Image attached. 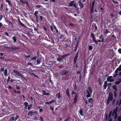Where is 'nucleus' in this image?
<instances>
[{
    "mask_svg": "<svg viewBox=\"0 0 121 121\" xmlns=\"http://www.w3.org/2000/svg\"><path fill=\"white\" fill-rule=\"evenodd\" d=\"M118 69L117 68L116 70L115 71V73H118V71H119V70H118Z\"/></svg>",
    "mask_w": 121,
    "mask_h": 121,
    "instance_id": "nucleus-61",
    "label": "nucleus"
},
{
    "mask_svg": "<svg viewBox=\"0 0 121 121\" xmlns=\"http://www.w3.org/2000/svg\"><path fill=\"white\" fill-rule=\"evenodd\" d=\"M120 82V81L119 80L116 82H115V84L116 85H118Z\"/></svg>",
    "mask_w": 121,
    "mask_h": 121,
    "instance_id": "nucleus-44",
    "label": "nucleus"
},
{
    "mask_svg": "<svg viewBox=\"0 0 121 121\" xmlns=\"http://www.w3.org/2000/svg\"><path fill=\"white\" fill-rule=\"evenodd\" d=\"M114 93L115 97H116L117 96V92L116 91H114Z\"/></svg>",
    "mask_w": 121,
    "mask_h": 121,
    "instance_id": "nucleus-41",
    "label": "nucleus"
},
{
    "mask_svg": "<svg viewBox=\"0 0 121 121\" xmlns=\"http://www.w3.org/2000/svg\"><path fill=\"white\" fill-rule=\"evenodd\" d=\"M35 7L36 8V9H38L39 8L41 7H42V6L41 5H36Z\"/></svg>",
    "mask_w": 121,
    "mask_h": 121,
    "instance_id": "nucleus-31",
    "label": "nucleus"
},
{
    "mask_svg": "<svg viewBox=\"0 0 121 121\" xmlns=\"http://www.w3.org/2000/svg\"><path fill=\"white\" fill-rule=\"evenodd\" d=\"M32 108V104H29L28 107V109L29 111L30 109Z\"/></svg>",
    "mask_w": 121,
    "mask_h": 121,
    "instance_id": "nucleus-24",
    "label": "nucleus"
},
{
    "mask_svg": "<svg viewBox=\"0 0 121 121\" xmlns=\"http://www.w3.org/2000/svg\"><path fill=\"white\" fill-rule=\"evenodd\" d=\"M75 86L74 87V91H75L77 89V86L76 84V83L75 82Z\"/></svg>",
    "mask_w": 121,
    "mask_h": 121,
    "instance_id": "nucleus-43",
    "label": "nucleus"
},
{
    "mask_svg": "<svg viewBox=\"0 0 121 121\" xmlns=\"http://www.w3.org/2000/svg\"><path fill=\"white\" fill-rule=\"evenodd\" d=\"M37 113V112L36 111H35L34 112H32L30 111H29L28 112V115L30 116H32Z\"/></svg>",
    "mask_w": 121,
    "mask_h": 121,
    "instance_id": "nucleus-9",
    "label": "nucleus"
},
{
    "mask_svg": "<svg viewBox=\"0 0 121 121\" xmlns=\"http://www.w3.org/2000/svg\"><path fill=\"white\" fill-rule=\"evenodd\" d=\"M110 101V100H109L108 99H107V100L106 103V104L107 105H108V104L109 103Z\"/></svg>",
    "mask_w": 121,
    "mask_h": 121,
    "instance_id": "nucleus-45",
    "label": "nucleus"
},
{
    "mask_svg": "<svg viewBox=\"0 0 121 121\" xmlns=\"http://www.w3.org/2000/svg\"><path fill=\"white\" fill-rule=\"evenodd\" d=\"M8 23V26H9V27H13V23L10 22H9Z\"/></svg>",
    "mask_w": 121,
    "mask_h": 121,
    "instance_id": "nucleus-26",
    "label": "nucleus"
},
{
    "mask_svg": "<svg viewBox=\"0 0 121 121\" xmlns=\"http://www.w3.org/2000/svg\"><path fill=\"white\" fill-rule=\"evenodd\" d=\"M55 101L54 99H52L49 102H45V104H50L54 102Z\"/></svg>",
    "mask_w": 121,
    "mask_h": 121,
    "instance_id": "nucleus-12",
    "label": "nucleus"
},
{
    "mask_svg": "<svg viewBox=\"0 0 121 121\" xmlns=\"http://www.w3.org/2000/svg\"><path fill=\"white\" fill-rule=\"evenodd\" d=\"M78 51L76 52L74 56L73 59V65L76 68H78V64L77 63L78 62Z\"/></svg>",
    "mask_w": 121,
    "mask_h": 121,
    "instance_id": "nucleus-1",
    "label": "nucleus"
},
{
    "mask_svg": "<svg viewBox=\"0 0 121 121\" xmlns=\"http://www.w3.org/2000/svg\"><path fill=\"white\" fill-rule=\"evenodd\" d=\"M4 32V33H5V35L7 36H9V37H10V36H9V34H8V33L7 32Z\"/></svg>",
    "mask_w": 121,
    "mask_h": 121,
    "instance_id": "nucleus-55",
    "label": "nucleus"
},
{
    "mask_svg": "<svg viewBox=\"0 0 121 121\" xmlns=\"http://www.w3.org/2000/svg\"><path fill=\"white\" fill-rule=\"evenodd\" d=\"M3 4H1L0 5V10L2 11L3 10Z\"/></svg>",
    "mask_w": 121,
    "mask_h": 121,
    "instance_id": "nucleus-30",
    "label": "nucleus"
},
{
    "mask_svg": "<svg viewBox=\"0 0 121 121\" xmlns=\"http://www.w3.org/2000/svg\"><path fill=\"white\" fill-rule=\"evenodd\" d=\"M66 93L67 96L68 97V98L70 99L71 97L70 96L69 89L68 88H67L66 90Z\"/></svg>",
    "mask_w": 121,
    "mask_h": 121,
    "instance_id": "nucleus-11",
    "label": "nucleus"
},
{
    "mask_svg": "<svg viewBox=\"0 0 121 121\" xmlns=\"http://www.w3.org/2000/svg\"><path fill=\"white\" fill-rule=\"evenodd\" d=\"M20 1L21 3L26 4L27 5H28L29 4L28 2L25 0H20Z\"/></svg>",
    "mask_w": 121,
    "mask_h": 121,
    "instance_id": "nucleus-13",
    "label": "nucleus"
},
{
    "mask_svg": "<svg viewBox=\"0 0 121 121\" xmlns=\"http://www.w3.org/2000/svg\"><path fill=\"white\" fill-rule=\"evenodd\" d=\"M42 59L40 58H38L36 60V62L38 64H39L41 61Z\"/></svg>",
    "mask_w": 121,
    "mask_h": 121,
    "instance_id": "nucleus-16",
    "label": "nucleus"
},
{
    "mask_svg": "<svg viewBox=\"0 0 121 121\" xmlns=\"http://www.w3.org/2000/svg\"><path fill=\"white\" fill-rule=\"evenodd\" d=\"M95 0H94L93 1L92 3V5L91 6V7H94V6L95 5Z\"/></svg>",
    "mask_w": 121,
    "mask_h": 121,
    "instance_id": "nucleus-35",
    "label": "nucleus"
},
{
    "mask_svg": "<svg viewBox=\"0 0 121 121\" xmlns=\"http://www.w3.org/2000/svg\"><path fill=\"white\" fill-rule=\"evenodd\" d=\"M118 69V70H119V71H121V65L119 66V67L117 68Z\"/></svg>",
    "mask_w": 121,
    "mask_h": 121,
    "instance_id": "nucleus-49",
    "label": "nucleus"
},
{
    "mask_svg": "<svg viewBox=\"0 0 121 121\" xmlns=\"http://www.w3.org/2000/svg\"><path fill=\"white\" fill-rule=\"evenodd\" d=\"M89 46V49L90 50H92L93 48V47L90 45H88Z\"/></svg>",
    "mask_w": 121,
    "mask_h": 121,
    "instance_id": "nucleus-32",
    "label": "nucleus"
},
{
    "mask_svg": "<svg viewBox=\"0 0 121 121\" xmlns=\"http://www.w3.org/2000/svg\"><path fill=\"white\" fill-rule=\"evenodd\" d=\"M82 74H80V76H79V82H80L81 81V79L82 78Z\"/></svg>",
    "mask_w": 121,
    "mask_h": 121,
    "instance_id": "nucleus-42",
    "label": "nucleus"
},
{
    "mask_svg": "<svg viewBox=\"0 0 121 121\" xmlns=\"http://www.w3.org/2000/svg\"><path fill=\"white\" fill-rule=\"evenodd\" d=\"M107 81L108 82H112L114 81V79L112 78V76H108L107 78Z\"/></svg>",
    "mask_w": 121,
    "mask_h": 121,
    "instance_id": "nucleus-6",
    "label": "nucleus"
},
{
    "mask_svg": "<svg viewBox=\"0 0 121 121\" xmlns=\"http://www.w3.org/2000/svg\"><path fill=\"white\" fill-rule=\"evenodd\" d=\"M107 85H105L104 84V85L103 86L104 87V89H106V87H107Z\"/></svg>",
    "mask_w": 121,
    "mask_h": 121,
    "instance_id": "nucleus-62",
    "label": "nucleus"
},
{
    "mask_svg": "<svg viewBox=\"0 0 121 121\" xmlns=\"http://www.w3.org/2000/svg\"><path fill=\"white\" fill-rule=\"evenodd\" d=\"M13 42L14 43H15L16 42L17 38L15 36H13Z\"/></svg>",
    "mask_w": 121,
    "mask_h": 121,
    "instance_id": "nucleus-28",
    "label": "nucleus"
},
{
    "mask_svg": "<svg viewBox=\"0 0 121 121\" xmlns=\"http://www.w3.org/2000/svg\"><path fill=\"white\" fill-rule=\"evenodd\" d=\"M38 13V12L37 11H35V16L37 15V14Z\"/></svg>",
    "mask_w": 121,
    "mask_h": 121,
    "instance_id": "nucleus-52",
    "label": "nucleus"
},
{
    "mask_svg": "<svg viewBox=\"0 0 121 121\" xmlns=\"http://www.w3.org/2000/svg\"><path fill=\"white\" fill-rule=\"evenodd\" d=\"M53 27H54V28L55 29V30H56V32L57 35L58 36L59 35H60V32L58 31L56 26L55 25H53Z\"/></svg>",
    "mask_w": 121,
    "mask_h": 121,
    "instance_id": "nucleus-10",
    "label": "nucleus"
},
{
    "mask_svg": "<svg viewBox=\"0 0 121 121\" xmlns=\"http://www.w3.org/2000/svg\"><path fill=\"white\" fill-rule=\"evenodd\" d=\"M109 32V31L107 29H106L105 30V32H104V34H107Z\"/></svg>",
    "mask_w": 121,
    "mask_h": 121,
    "instance_id": "nucleus-38",
    "label": "nucleus"
},
{
    "mask_svg": "<svg viewBox=\"0 0 121 121\" xmlns=\"http://www.w3.org/2000/svg\"><path fill=\"white\" fill-rule=\"evenodd\" d=\"M70 55V54L69 53H67V54H64V55L62 56V58H64L65 57H66L67 56H68L69 55Z\"/></svg>",
    "mask_w": 121,
    "mask_h": 121,
    "instance_id": "nucleus-25",
    "label": "nucleus"
},
{
    "mask_svg": "<svg viewBox=\"0 0 121 121\" xmlns=\"http://www.w3.org/2000/svg\"><path fill=\"white\" fill-rule=\"evenodd\" d=\"M94 7H91L90 8V11H93Z\"/></svg>",
    "mask_w": 121,
    "mask_h": 121,
    "instance_id": "nucleus-58",
    "label": "nucleus"
},
{
    "mask_svg": "<svg viewBox=\"0 0 121 121\" xmlns=\"http://www.w3.org/2000/svg\"><path fill=\"white\" fill-rule=\"evenodd\" d=\"M19 117V116L18 115H17L16 116V117L14 119V120L15 121H16Z\"/></svg>",
    "mask_w": 121,
    "mask_h": 121,
    "instance_id": "nucleus-34",
    "label": "nucleus"
},
{
    "mask_svg": "<svg viewBox=\"0 0 121 121\" xmlns=\"http://www.w3.org/2000/svg\"><path fill=\"white\" fill-rule=\"evenodd\" d=\"M74 39H73L72 44H75L76 42L77 41V38L76 36H75Z\"/></svg>",
    "mask_w": 121,
    "mask_h": 121,
    "instance_id": "nucleus-15",
    "label": "nucleus"
},
{
    "mask_svg": "<svg viewBox=\"0 0 121 121\" xmlns=\"http://www.w3.org/2000/svg\"><path fill=\"white\" fill-rule=\"evenodd\" d=\"M4 76L6 77L8 76V70L7 69H6L4 70Z\"/></svg>",
    "mask_w": 121,
    "mask_h": 121,
    "instance_id": "nucleus-18",
    "label": "nucleus"
},
{
    "mask_svg": "<svg viewBox=\"0 0 121 121\" xmlns=\"http://www.w3.org/2000/svg\"><path fill=\"white\" fill-rule=\"evenodd\" d=\"M69 73V71L67 70H64L61 72L60 73L61 75H63L68 73Z\"/></svg>",
    "mask_w": 121,
    "mask_h": 121,
    "instance_id": "nucleus-8",
    "label": "nucleus"
},
{
    "mask_svg": "<svg viewBox=\"0 0 121 121\" xmlns=\"http://www.w3.org/2000/svg\"><path fill=\"white\" fill-rule=\"evenodd\" d=\"M103 35H101L99 37V39H102L103 38Z\"/></svg>",
    "mask_w": 121,
    "mask_h": 121,
    "instance_id": "nucleus-60",
    "label": "nucleus"
},
{
    "mask_svg": "<svg viewBox=\"0 0 121 121\" xmlns=\"http://www.w3.org/2000/svg\"><path fill=\"white\" fill-rule=\"evenodd\" d=\"M9 48L11 50H16L19 49L20 48V47H19L16 46L14 45L13 47H10Z\"/></svg>",
    "mask_w": 121,
    "mask_h": 121,
    "instance_id": "nucleus-5",
    "label": "nucleus"
},
{
    "mask_svg": "<svg viewBox=\"0 0 121 121\" xmlns=\"http://www.w3.org/2000/svg\"><path fill=\"white\" fill-rule=\"evenodd\" d=\"M120 62V61L118 59L116 61V65L117 63H118V64H119Z\"/></svg>",
    "mask_w": 121,
    "mask_h": 121,
    "instance_id": "nucleus-48",
    "label": "nucleus"
},
{
    "mask_svg": "<svg viewBox=\"0 0 121 121\" xmlns=\"http://www.w3.org/2000/svg\"><path fill=\"white\" fill-rule=\"evenodd\" d=\"M55 77H57L58 76V74L57 73H55Z\"/></svg>",
    "mask_w": 121,
    "mask_h": 121,
    "instance_id": "nucleus-56",
    "label": "nucleus"
},
{
    "mask_svg": "<svg viewBox=\"0 0 121 121\" xmlns=\"http://www.w3.org/2000/svg\"><path fill=\"white\" fill-rule=\"evenodd\" d=\"M113 97L112 94L111 93H109V97L108 99L110 100V101H112V100Z\"/></svg>",
    "mask_w": 121,
    "mask_h": 121,
    "instance_id": "nucleus-7",
    "label": "nucleus"
},
{
    "mask_svg": "<svg viewBox=\"0 0 121 121\" xmlns=\"http://www.w3.org/2000/svg\"><path fill=\"white\" fill-rule=\"evenodd\" d=\"M113 89L114 90H115V91H117V86L116 85H114L112 86Z\"/></svg>",
    "mask_w": 121,
    "mask_h": 121,
    "instance_id": "nucleus-27",
    "label": "nucleus"
},
{
    "mask_svg": "<svg viewBox=\"0 0 121 121\" xmlns=\"http://www.w3.org/2000/svg\"><path fill=\"white\" fill-rule=\"evenodd\" d=\"M74 3V1H71L69 5V7H72Z\"/></svg>",
    "mask_w": 121,
    "mask_h": 121,
    "instance_id": "nucleus-19",
    "label": "nucleus"
},
{
    "mask_svg": "<svg viewBox=\"0 0 121 121\" xmlns=\"http://www.w3.org/2000/svg\"><path fill=\"white\" fill-rule=\"evenodd\" d=\"M91 101H92V102H93V99H92V98H90V99H89L88 101H89L90 103H91Z\"/></svg>",
    "mask_w": 121,
    "mask_h": 121,
    "instance_id": "nucleus-50",
    "label": "nucleus"
},
{
    "mask_svg": "<svg viewBox=\"0 0 121 121\" xmlns=\"http://www.w3.org/2000/svg\"><path fill=\"white\" fill-rule=\"evenodd\" d=\"M37 58V56H35L31 59V60H35Z\"/></svg>",
    "mask_w": 121,
    "mask_h": 121,
    "instance_id": "nucleus-37",
    "label": "nucleus"
},
{
    "mask_svg": "<svg viewBox=\"0 0 121 121\" xmlns=\"http://www.w3.org/2000/svg\"><path fill=\"white\" fill-rule=\"evenodd\" d=\"M58 67L60 68H62L64 67V66L62 65H60L58 66Z\"/></svg>",
    "mask_w": 121,
    "mask_h": 121,
    "instance_id": "nucleus-63",
    "label": "nucleus"
},
{
    "mask_svg": "<svg viewBox=\"0 0 121 121\" xmlns=\"http://www.w3.org/2000/svg\"><path fill=\"white\" fill-rule=\"evenodd\" d=\"M79 113L81 116H83V111L82 109H81L79 111Z\"/></svg>",
    "mask_w": 121,
    "mask_h": 121,
    "instance_id": "nucleus-22",
    "label": "nucleus"
},
{
    "mask_svg": "<svg viewBox=\"0 0 121 121\" xmlns=\"http://www.w3.org/2000/svg\"><path fill=\"white\" fill-rule=\"evenodd\" d=\"M24 105H25V108H26L27 107V106L28 105V103L26 102L24 103Z\"/></svg>",
    "mask_w": 121,
    "mask_h": 121,
    "instance_id": "nucleus-29",
    "label": "nucleus"
},
{
    "mask_svg": "<svg viewBox=\"0 0 121 121\" xmlns=\"http://www.w3.org/2000/svg\"><path fill=\"white\" fill-rule=\"evenodd\" d=\"M92 26L93 27H94V26L95 28V29L96 30H97V26L95 24H94V25H92Z\"/></svg>",
    "mask_w": 121,
    "mask_h": 121,
    "instance_id": "nucleus-40",
    "label": "nucleus"
},
{
    "mask_svg": "<svg viewBox=\"0 0 121 121\" xmlns=\"http://www.w3.org/2000/svg\"><path fill=\"white\" fill-rule=\"evenodd\" d=\"M70 117H69L67 118L65 121H68L70 119Z\"/></svg>",
    "mask_w": 121,
    "mask_h": 121,
    "instance_id": "nucleus-59",
    "label": "nucleus"
},
{
    "mask_svg": "<svg viewBox=\"0 0 121 121\" xmlns=\"http://www.w3.org/2000/svg\"><path fill=\"white\" fill-rule=\"evenodd\" d=\"M79 4V6H80V9H82L83 7L84 6L83 5V4L81 2V0H80L78 2Z\"/></svg>",
    "mask_w": 121,
    "mask_h": 121,
    "instance_id": "nucleus-14",
    "label": "nucleus"
},
{
    "mask_svg": "<svg viewBox=\"0 0 121 121\" xmlns=\"http://www.w3.org/2000/svg\"><path fill=\"white\" fill-rule=\"evenodd\" d=\"M91 36H90V37L91 38V36L93 40L96 39V38L95 37V34L94 33H92V32H91Z\"/></svg>",
    "mask_w": 121,
    "mask_h": 121,
    "instance_id": "nucleus-17",
    "label": "nucleus"
},
{
    "mask_svg": "<svg viewBox=\"0 0 121 121\" xmlns=\"http://www.w3.org/2000/svg\"><path fill=\"white\" fill-rule=\"evenodd\" d=\"M63 58L62 57H59L57 59V60L58 61H61L63 60Z\"/></svg>",
    "mask_w": 121,
    "mask_h": 121,
    "instance_id": "nucleus-23",
    "label": "nucleus"
},
{
    "mask_svg": "<svg viewBox=\"0 0 121 121\" xmlns=\"http://www.w3.org/2000/svg\"><path fill=\"white\" fill-rule=\"evenodd\" d=\"M93 40V41L97 45L98 44V42L96 40V39Z\"/></svg>",
    "mask_w": 121,
    "mask_h": 121,
    "instance_id": "nucleus-36",
    "label": "nucleus"
},
{
    "mask_svg": "<svg viewBox=\"0 0 121 121\" xmlns=\"http://www.w3.org/2000/svg\"><path fill=\"white\" fill-rule=\"evenodd\" d=\"M117 117V114H115L114 116V119L115 120L116 119Z\"/></svg>",
    "mask_w": 121,
    "mask_h": 121,
    "instance_id": "nucleus-53",
    "label": "nucleus"
},
{
    "mask_svg": "<svg viewBox=\"0 0 121 121\" xmlns=\"http://www.w3.org/2000/svg\"><path fill=\"white\" fill-rule=\"evenodd\" d=\"M11 78H10L9 76L7 80V82H8L10 81V79Z\"/></svg>",
    "mask_w": 121,
    "mask_h": 121,
    "instance_id": "nucleus-57",
    "label": "nucleus"
},
{
    "mask_svg": "<svg viewBox=\"0 0 121 121\" xmlns=\"http://www.w3.org/2000/svg\"><path fill=\"white\" fill-rule=\"evenodd\" d=\"M19 23L23 27H25V25L23 23H22L21 22L20 20H19Z\"/></svg>",
    "mask_w": 121,
    "mask_h": 121,
    "instance_id": "nucleus-33",
    "label": "nucleus"
},
{
    "mask_svg": "<svg viewBox=\"0 0 121 121\" xmlns=\"http://www.w3.org/2000/svg\"><path fill=\"white\" fill-rule=\"evenodd\" d=\"M74 90L72 91L71 93V94L72 95L76 94L74 96L73 101L72 103L73 104H75L78 101V93H77L76 94V92H74Z\"/></svg>",
    "mask_w": 121,
    "mask_h": 121,
    "instance_id": "nucleus-3",
    "label": "nucleus"
},
{
    "mask_svg": "<svg viewBox=\"0 0 121 121\" xmlns=\"http://www.w3.org/2000/svg\"><path fill=\"white\" fill-rule=\"evenodd\" d=\"M86 94H87L86 96V97L88 98L91 97V94L93 92L92 88L90 86H88V90H86Z\"/></svg>",
    "mask_w": 121,
    "mask_h": 121,
    "instance_id": "nucleus-2",
    "label": "nucleus"
},
{
    "mask_svg": "<svg viewBox=\"0 0 121 121\" xmlns=\"http://www.w3.org/2000/svg\"><path fill=\"white\" fill-rule=\"evenodd\" d=\"M112 1L114 3L116 4H118L119 3V2H118L117 1H114V0H112Z\"/></svg>",
    "mask_w": 121,
    "mask_h": 121,
    "instance_id": "nucleus-54",
    "label": "nucleus"
},
{
    "mask_svg": "<svg viewBox=\"0 0 121 121\" xmlns=\"http://www.w3.org/2000/svg\"><path fill=\"white\" fill-rule=\"evenodd\" d=\"M13 72L15 73L17 75L23 78H25L24 77H23V75H22L21 73L18 72L17 71L15 70H13Z\"/></svg>",
    "mask_w": 121,
    "mask_h": 121,
    "instance_id": "nucleus-4",
    "label": "nucleus"
},
{
    "mask_svg": "<svg viewBox=\"0 0 121 121\" xmlns=\"http://www.w3.org/2000/svg\"><path fill=\"white\" fill-rule=\"evenodd\" d=\"M4 68H1L0 70V72H2L4 70Z\"/></svg>",
    "mask_w": 121,
    "mask_h": 121,
    "instance_id": "nucleus-46",
    "label": "nucleus"
},
{
    "mask_svg": "<svg viewBox=\"0 0 121 121\" xmlns=\"http://www.w3.org/2000/svg\"><path fill=\"white\" fill-rule=\"evenodd\" d=\"M39 120L41 121H43V118L42 117H40Z\"/></svg>",
    "mask_w": 121,
    "mask_h": 121,
    "instance_id": "nucleus-64",
    "label": "nucleus"
},
{
    "mask_svg": "<svg viewBox=\"0 0 121 121\" xmlns=\"http://www.w3.org/2000/svg\"><path fill=\"white\" fill-rule=\"evenodd\" d=\"M69 26H72L74 25L72 23H70L69 24Z\"/></svg>",
    "mask_w": 121,
    "mask_h": 121,
    "instance_id": "nucleus-47",
    "label": "nucleus"
},
{
    "mask_svg": "<svg viewBox=\"0 0 121 121\" xmlns=\"http://www.w3.org/2000/svg\"><path fill=\"white\" fill-rule=\"evenodd\" d=\"M5 2H7L8 3L9 5L12 6V4L11 3L10 1L9 0H5Z\"/></svg>",
    "mask_w": 121,
    "mask_h": 121,
    "instance_id": "nucleus-21",
    "label": "nucleus"
},
{
    "mask_svg": "<svg viewBox=\"0 0 121 121\" xmlns=\"http://www.w3.org/2000/svg\"><path fill=\"white\" fill-rule=\"evenodd\" d=\"M117 120L118 121H121V116H119L117 118Z\"/></svg>",
    "mask_w": 121,
    "mask_h": 121,
    "instance_id": "nucleus-39",
    "label": "nucleus"
},
{
    "mask_svg": "<svg viewBox=\"0 0 121 121\" xmlns=\"http://www.w3.org/2000/svg\"><path fill=\"white\" fill-rule=\"evenodd\" d=\"M61 96L60 95V93L59 92L56 95V97H57L58 99H59Z\"/></svg>",
    "mask_w": 121,
    "mask_h": 121,
    "instance_id": "nucleus-20",
    "label": "nucleus"
},
{
    "mask_svg": "<svg viewBox=\"0 0 121 121\" xmlns=\"http://www.w3.org/2000/svg\"><path fill=\"white\" fill-rule=\"evenodd\" d=\"M14 118L13 117H11V119L9 121H13L14 120Z\"/></svg>",
    "mask_w": 121,
    "mask_h": 121,
    "instance_id": "nucleus-51",
    "label": "nucleus"
}]
</instances>
